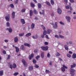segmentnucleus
I'll return each instance as SVG.
<instances>
[{"instance_id":"nucleus-60","label":"nucleus","mask_w":76,"mask_h":76,"mask_svg":"<svg viewBox=\"0 0 76 76\" xmlns=\"http://www.w3.org/2000/svg\"><path fill=\"white\" fill-rule=\"evenodd\" d=\"M34 53H37V52H38V50L37 49H35L34 50Z\"/></svg>"},{"instance_id":"nucleus-1","label":"nucleus","mask_w":76,"mask_h":76,"mask_svg":"<svg viewBox=\"0 0 76 76\" xmlns=\"http://www.w3.org/2000/svg\"><path fill=\"white\" fill-rule=\"evenodd\" d=\"M70 71L71 72L70 73L72 76H73L75 75V70L72 68H70Z\"/></svg>"},{"instance_id":"nucleus-6","label":"nucleus","mask_w":76,"mask_h":76,"mask_svg":"<svg viewBox=\"0 0 76 76\" xmlns=\"http://www.w3.org/2000/svg\"><path fill=\"white\" fill-rule=\"evenodd\" d=\"M52 30L51 29H48L46 31V34H50L51 32H52Z\"/></svg>"},{"instance_id":"nucleus-8","label":"nucleus","mask_w":76,"mask_h":76,"mask_svg":"<svg viewBox=\"0 0 76 76\" xmlns=\"http://www.w3.org/2000/svg\"><path fill=\"white\" fill-rule=\"evenodd\" d=\"M55 25H54L53 26V27L55 28V29H56V28H57L58 26H57V22H56L55 23Z\"/></svg>"},{"instance_id":"nucleus-18","label":"nucleus","mask_w":76,"mask_h":76,"mask_svg":"<svg viewBox=\"0 0 76 76\" xmlns=\"http://www.w3.org/2000/svg\"><path fill=\"white\" fill-rule=\"evenodd\" d=\"M76 64H73V65L70 66V67L71 68H74V67H76Z\"/></svg>"},{"instance_id":"nucleus-7","label":"nucleus","mask_w":76,"mask_h":76,"mask_svg":"<svg viewBox=\"0 0 76 76\" xmlns=\"http://www.w3.org/2000/svg\"><path fill=\"white\" fill-rule=\"evenodd\" d=\"M6 30L7 31H9V32H10V33L12 32V28H7L6 29Z\"/></svg>"},{"instance_id":"nucleus-54","label":"nucleus","mask_w":76,"mask_h":76,"mask_svg":"<svg viewBox=\"0 0 76 76\" xmlns=\"http://www.w3.org/2000/svg\"><path fill=\"white\" fill-rule=\"evenodd\" d=\"M33 62L34 63V64H35V63H36V60H35L34 59H33Z\"/></svg>"},{"instance_id":"nucleus-11","label":"nucleus","mask_w":76,"mask_h":76,"mask_svg":"<svg viewBox=\"0 0 76 76\" xmlns=\"http://www.w3.org/2000/svg\"><path fill=\"white\" fill-rule=\"evenodd\" d=\"M72 58H74V59L76 58V53H73L72 56Z\"/></svg>"},{"instance_id":"nucleus-19","label":"nucleus","mask_w":76,"mask_h":76,"mask_svg":"<svg viewBox=\"0 0 76 76\" xmlns=\"http://www.w3.org/2000/svg\"><path fill=\"white\" fill-rule=\"evenodd\" d=\"M21 22L22 23V24H25V20L23 19H21Z\"/></svg>"},{"instance_id":"nucleus-59","label":"nucleus","mask_w":76,"mask_h":76,"mask_svg":"<svg viewBox=\"0 0 76 76\" xmlns=\"http://www.w3.org/2000/svg\"><path fill=\"white\" fill-rule=\"evenodd\" d=\"M54 13L52 12L51 14V16H54Z\"/></svg>"},{"instance_id":"nucleus-25","label":"nucleus","mask_w":76,"mask_h":76,"mask_svg":"<svg viewBox=\"0 0 76 76\" xmlns=\"http://www.w3.org/2000/svg\"><path fill=\"white\" fill-rule=\"evenodd\" d=\"M9 66H10V68L11 69H12L13 68V66H12V64L11 63H9Z\"/></svg>"},{"instance_id":"nucleus-36","label":"nucleus","mask_w":76,"mask_h":76,"mask_svg":"<svg viewBox=\"0 0 76 76\" xmlns=\"http://www.w3.org/2000/svg\"><path fill=\"white\" fill-rule=\"evenodd\" d=\"M41 27L42 28L43 30H45L46 29L45 27V26H44L43 25H41Z\"/></svg>"},{"instance_id":"nucleus-53","label":"nucleus","mask_w":76,"mask_h":76,"mask_svg":"<svg viewBox=\"0 0 76 76\" xmlns=\"http://www.w3.org/2000/svg\"><path fill=\"white\" fill-rule=\"evenodd\" d=\"M34 66L36 68H38L39 67V66L37 65V64H35Z\"/></svg>"},{"instance_id":"nucleus-21","label":"nucleus","mask_w":76,"mask_h":76,"mask_svg":"<svg viewBox=\"0 0 76 76\" xmlns=\"http://www.w3.org/2000/svg\"><path fill=\"white\" fill-rule=\"evenodd\" d=\"M24 45L25 46H27V47H30V45L28 43H25L24 44Z\"/></svg>"},{"instance_id":"nucleus-52","label":"nucleus","mask_w":76,"mask_h":76,"mask_svg":"<svg viewBox=\"0 0 76 76\" xmlns=\"http://www.w3.org/2000/svg\"><path fill=\"white\" fill-rule=\"evenodd\" d=\"M18 0H16V1L14 2V3L15 4H18Z\"/></svg>"},{"instance_id":"nucleus-57","label":"nucleus","mask_w":76,"mask_h":76,"mask_svg":"<svg viewBox=\"0 0 76 76\" xmlns=\"http://www.w3.org/2000/svg\"><path fill=\"white\" fill-rule=\"evenodd\" d=\"M46 73H50V71H49L48 70H46Z\"/></svg>"},{"instance_id":"nucleus-39","label":"nucleus","mask_w":76,"mask_h":76,"mask_svg":"<svg viewBox=\"0 0 76 76\" xmlns=\"http://www.w3.org/2000/svg\"><path fill=\"white\" fill-rule=\"evenodd\" d=\"M18 74H19L18 72H15L14 73L13 75L14 76H17V75H18Z\"/></svg>"},{"instance_id":"nucleus-37","label":"nucleus","mask_w":76,"mask_h":76,"mask_svg":"<svg viewBox=\"0 0 76 76\" xmlns=\"http://www.w3.org/2000/svg\"><path fill=\"white\" fill-rule=\"evenodd\" d=\"M56 56H60V54L59 53L57 52L56 53Z\"/></svg>"},{"instance_id":"nucleus-12","label":"nucleus","mask_w":76,"mask_h":76,"mask_svg":"<svg viewBox=\"0 0 76 76\" xmlns=\"http://www.w3.org/2000/svg\"><path fill=\"white\" fill-rule=\"evenodd\" d=\"M64 47L66 50H67V51L69 50V48H68V46L67 45H65L64 46Z\"/></svg>"},{"instance_id":"nucleus-22","label":"nucleus","mask_w":76,"mask_h":76,"mask_svg":"<svg viewBox=\"0 0 76 76\" xmlns=\"http://www.w3.org/2000/svg\"><path fill=\"white\" fill-rule=\"evenodd\" d=\"M15 48H16V52L17 53H18L19 51V49L18 47H15Z\"/></svg>"},{"instance_id":"nucleus-28","label":"nucleus","mask_w":76,"mask_h":76,"mask_svg":"<svg viewBox=\"0 0 76 76\" xmlns=\"http://www.w3.org/2000/svg\"><path fill=\"white\" fill-rule=\"evenodd\" d=\"M24 34H25V33H24L19 34V37H22V36H23V35H24Z\"/></svg>"},{"instance_id":"nucleus-9","label":"nucleus","mask_w":76,"mask_h":76,"mask_svg":"<svg viewBox=\"0 0 76 76\" xmlns=\"http://www.w3.org/2000/svg\"><path fill=\"white\" fill-rule=\"evenodd\" d=\"M42 12H39V13L40 15H45V13L44 10H42Z\"/></svg>"},{"instance_id":"nucleus-32","label":"nucleus","mask_w":76,"mask_h":76,"mask_svg":"<svg viewBox=\"0 0 76 76\" xmlns=\"http://www.w3.org/2000/svg\"><path fill=\"white\" fill-rule=\"evenodd\" d=\"M6 25L7 26V27H9V26H10V24L9 22H7V23Z\"/></svg>"},{"instance_id":"nucleus-43","label":"nucleus","mask_w":76,"mask_h":76,"mask_svg":"<svg viewBox=\"0 0 76 76\" xmlns=\"http://www.w3.org/2000/svg\"><path fill=\"white\" fill-rule=\"evenodd\" d=\"M10 57H11V56H10V55H8L7 58V60H9V59H10Z\"/></svg>"},{"instance_id":"nucleus-55","label":"nucleus","mask_w":76,"mask_h":76,"mask_svg":"<svg viewBox=\"0 0 76 76\" xmlns=\"http://www.w3.org/2000/svg\"><path fill=\"white\" fill-rule=\"evenodd\" d=\"M69 1L71 3H74L75 2L74 0H69Z\"/></svg>"},{"instance_id":"nucleus-63","label":"nucleus","mask_w":76,"mask_h":76,"mask_svg":"<svg viewBox=\"0 0 76 76\" xmlns=\"http://www.w3.org/2000/svg\"><path fill=\"white\" fill-rule=\"evenodd\" d=\"M44 35H44L43 34L41 36V37L42 38H44V37H45Z\"/></svg>"},{"instance_id":"nucleus-35","label":"nucleus","mask_w":76,"mask_h":76,"mask_svg":"<svg viewBox=\"0 0 76 76\" xmlns=\"http://www.w3.org/2000/svg\"><path fill=\"white\" fill-rule=\"evenodd\" d=\"M46 34H47V31L46 30H44L43 31V34H44V35H46Z\"/></svg>"},{"instance_id":"nucleus-14","label":"nucleus","mask_w":76,"mask_h":76,"mask_svg":"<svg viewBox=\"0 0 76 76\" xmlns=\"http://www.w3.org/2000/svg\"><path fill=\"white\" fill-rule=\"evenodd\" d=\"M12 18H15V12H13L12 13Z\"/></svg>"},{"instance_id":"nucleus-10","label":"nucleus","mask_w":76,"mask_h":76,"mask_svg":"<svg viewBox=\"0 0 76 76\" xmlns=\"http://www.w3.org/2000/svg\"><path fill=\"white\" fill-rule=\"evenodd\" d=\"M58 12L59 14H61V10L60 8L58 9Z\"/></svg>"},{"instance_id":"nucleus-45","label":"nucleus","mask_w":76,"mask_h":76,"mask_svg":"<svg viewBox=\"0 0 76 76\" xmlns=\"http://www.w3.org/2000/svg\"><path fill=\"white\" fill-rule=\"evenodd\" d=\"M26 10V9H23L21 10V12H25Z\"/></svg>"},{"instance_id":"nucleus-42","label":"nucleus","mask_w":76,"mask_h":76,"mask_svg":"<svg viewBox=\"0 0 76 76\" xmlns=\"http://www.w3.org/2000/svg\"><path fill=\"white\" fill-rule=\"evenodd\" d=\"M34 13L35 14H37L38 13V12H37V10H34Z\"/></svg>"},{"instance_id":"nucleus-5","label":"nucleus","mask_w":76,"mask_h":76,"mask_svg":"<svg viewBox=\"0 0 76 76\" xmlns=\"http://www.w3.org/2000/svg\"><path fill=\"white\" fill-rule=\"evenodd\" d=\"M66 18L68 22H70V20L71 19L70 17L69 16H66Z\"/></svg>"},{"instance_id":"nucleus-33","label":"nucleus","mask_w":76,"mask_h":76,"mask_svg":"<svg viewBox=\"0 0 76 76\" xmlns=\"http://www.w3.org/2000/svg\"><path fill=\"white\" fill-rule=\"evenodd\" d=\"M50 2L52 5H54V1H53V0H51Z\"/></svg>"},{"instance_id":"nucleus-61","label":"nucleus","mask_w":76,"mask_h":76,"mask_svg":"<svg viewBox=\"0 0 76 76\" xmlns=\"http://www.w3.org/2000/svg\"><path fill=\"white\" fill-rule=\"evenodd\" d=\"M73 53V52L72 51H69V53L70 54H72Z\"/></svg>"},{"instance_id":"nucleus-30","label":"nucleus","mask_w":76,"mask_h":76,"mask_svg":"<svg viewBox=\"0 0 76 76\" xmlns=\"http://www.w3.org/2000/svg\"><path fill=\"white\" fill-rule=\"evenodd\" d=\"M66 56L68 57H69V58H70L71 57H72V56L70 54H69V53H67L66 54Z\"/></svg>"},{"instance_id":"nucleus-34","label":"nucleus","mask_w":76,"mask_h":76,"mask_svg":"<svg viewBox=\"0 0 76 76\" xmlns=\"http://www.w3.org/2000/svg\"><path fill=\"white\" fill-rule=\"evenodd\" d=\"M59 38L60 37L61 38V39H63V38H64V36H62V35L59 34Z\"/></svg>"},{"instance_id":"nucleus-2","label":"nucleus","mask_w":76,"mask_h":76,"mask_svg":"<svg viewBox=\"0 0 76 76\" xmlns=\"http://www.w3.org/2000/svg\"><path fill=\"white\" fill-rule=\"evenodd\" d=\"M41 48L43 51H47V50H48V46H42L41 47Z\"/></svg>"},{"instance_id":"nucleus-58","label":"nucleus","mask_w":76,"mask_h":76,"mask_svg":"<svg viewBox=\"0 0 76 76\" xmlns=\"http://www.w3.org/2000/svg\"><path fill=\"white\" fill-rule=\"evenodd\" d=\"M47 57H50V54L49 53H48L47 54Z\"/></svg>"},{"instance_id":"nucleus-47","label":"nucleus","mask_w":76,"mask_h":76,"mask_svg":"<svg viewBox=\"0 0 76 76\" xmlns=\"http://www.w3.org/2000/svg\"><path fill=\"white\" fill-rule=\"evenodd\" d=\"M70 7V6L69 5L66 6H65V7L66 9H69V7Z\"/></svg>"},{"instance_id":"nucleus-31","label":"nucleus","mask_w":76,"mask_h":76,"mask_svg":"<svg viewBox=\"0 0 76 76\" xmlns=\"http://www.w3.org/2000/svg\"><path fill=\"white\" fill-rule=\"evenodd\" d=\"M33 14V11L31 10L30 11V16H32Z\"/></svg>"},{"instance_id":"nucleus-62","label":"nucleus","mask_w":76,"mask_h":76,"mask_svg":"<svg viewBox=\"0 0 76 76\" xmlns=\"http://www.w3.org/2000/svg\"><path fill=\"white\" fill-rule=\"evenodd\" d=\"M64 2L66 3H68V1L67 0H64Z\"/></svg>"},{"instance_id":"nucleus-40","label":"nucleus","mask_w":76,"mask_h":76,"mask_svg":"<svg viewBox=\"0 0 76 76\" xmlns=\"http://www.w3.org/2000/svg\"><path fill=\"white\" fill-rule=\"evenodd\" d=\"M31 5L32 7H34V4L32 3H31Z\"/></svg>"},{"instance_id":"nucleus-41","label":"nucleus","mask_w":76,"mask_h":76,"mask_svg":"<svg viewBox=\"0 0 76 76\" xmlns=\"http://www.w3.org/2000/svg\"><path fill=\"white\" fill-rule=\"evenodd\" d=\"M10 6L11 8H13V7H14V5L13 4H10Z\"/></svg>"},{"instance_id":"nucleus-13","label":"nucleus","mask_w":76,"mask_h":76,"mask_svg":"<svg viewBox=\"0 0 76 76\" xmlns=\"http://www.w3.org/2000/svg\"><path fill=\"white\" fill-rule=\"evenodd\" d=\"M14 41L15 42H17L18 41V38L17 37L14 38Z\"/></svg>"},{"instance_id":"nucleus-23","label":"nucleus","mask_w":76,"mask_h":76,"mask_svg":"<svg viewBox=\"0 0 76 76\" xmlns=\"http://www.w3.org/2000/svg\"><path fill=\"white\" fill-rule=\"evenodd\" d=\"M30 35H31V33H29L26 34V37H28L29 36H30Z\"/></svg>"},{"instance_id":"nucleus-3","label":"nucleus","mask_w":76,"mask_h":76,"mask_svg":"<svg viewBox=\"0 0 76 76\" xmlns=\"http://www.w3.org/2000/svg\"><path fill=\"white\" fill-rule=\"evenodd\" d=\"M22 62L24 64V67H27V63H26L25 60L24 59H23L22 60Z\"/></svg>"},{"instance_id":"nucleus-29","label":"nucleus","mask_w":76,"mask_h":76,"mask_svg":"<svg viewBox=\"0 0 76 76\" xmlns=\"http://www.w3.org/2000/svg\"><path fill=\"white\" fill-rule=\"evenodd\" d=\"M3 74V70L0 71V76H2Z\"/></svg>"},{"instance_id":"nucleus-64","label":"nucleus","mask_w":76,"mask_h":76,"mask_svg":"<svg viewBox=\"0 0 76 76\" xmlns=\"http://www.w3.org/2000/svg\"><path fill=\"white\" fill-rule=\"evenodd\" d=\"M4 42H8L9 41H8V40L7 39H5L4 40Z\"/></svg>"},{"instance_id":"nucleus-51","label":"nucleus","mask_w":76,"mask_h":76,"mask_svg":"<svg viewBox=\"0 0 76 76\" xmlns=\"http://www.w3.org/2000/svg\"><path fill=\"white\" fill-rule=\"evenodd\" d=\"M60 23L61 25H64V23H63V22H62V21H60Z\"/></svg>"},{"instance_id":"nucleus-15","label":"nucleus","mask_w":76,"mask_h":76,"mask_svg":"<svg viewBox=\"0 0 76 76\" xmlns=\"http://www.w3.org/2000/svg\"><path fill=\"white\" fill-rule=\"evenodd\" d=\"M35 28V24L32 23L31 25V29H34Z\"/></svg>"},{"instance_id":"nucleus-26","label":"nucleus","mask_w":76,"mask_h":76,"mask_svg":"<svg viewBox=\"0 0 76 76\" xmlns=\"http://www.w3.org/2000/svg\"><path fill=\"white\" fill-rule=\"evenodd\" d=\"M34 39H36V38H38V35H36L35 36H33L32 37Z\"/></svg>"},{"instance_id":"nucleus-24","label":"nucleus","mask_w":76,"mask_h":76,"mask_svg":"<svg viewBox=\"0 0 76 76\" xmlns=\"http://www.w3.org/2000/svg\"><path fill=\"white\" fill-rule=\"evenodd\" d=\"M12 67L13 69H15L16 67V64L15 63H14L12 65Z\"/></svg>"},{"instance_id":"nucleus-16","label":"nucleus","mask_w":76,"mask_h":76,"mask_svg":"<svg viewBox=\"0 0 76 76\" xmlns=\"http://www.w3.org/2000/svg\"><path fill=\"white\" fill-rule=\"evenodd\" d=\"M33 57H34V54H33L32 53L31 54V56L30 55L29 56V59L30 60H31L32 59V58H33Z\"/></svg>"},{"instance_id":"nucleus-44","label":"nucleus","mask_w":76,"mask_h":76,"mask_svg":"<svg viewBox=\"0 0 76 76\" xmlns=\"http://www.w3.org/2000/svg\"><path fill=\"white\" fill-rule=\"evenodd\" d=\"M39 57H40V56L38 55L36 57V58L37 59V60H38V58H39Z\"/></svg>"},{"instance_id":"nucleus-27","label":"nucleus","mask_w":76,"mask_h":76,"mask_svg":"<svg viewBox=\"0 0 76 76\" xmlns=\"http://www.w3.org/2000/svg\"><path fill=\"white\" fill-rule=\"evenodd\" d=\"M20 48H21V50H25V47H24V45H21L20 47Z\"/></svg>"},{"instance_id":"nucleus-46","label":"nucleus","mask_w":76,"mask_h":76,"mask_svg":"<svg viewBox=\"0 0 76 76\" xmlns=\"http://www.w3.org/2000/svg\"><path fill=\"white\" fill-rule=\"evenodd\" d=\"M61 70L62 72H65V69H64V67H62L61 68Z\"/></svg>"},{"instance_id":"nucleus-50","label":"nucleus","mask_w":76,"mask_h":76,"mask_svg":"<svg viewBox=\"0 0 76 76\" xmlns=\"http://www.w3.org/2000/svg\"><path fill=\"white\" fill-rule=\"evenodd\" d=\"M63 67H64V68H65V69H67V67L65 66V65H63Z\"/></svg>"},{"instance_id":"nucleus-48","label":"nucleus","mask_w":76,"mask_h":76,"mask_svg":"<svg viewBox=\"0 0 76 76\" xmlns=\"http://www.w3.org/2000/svg\"><path fill=\"white\" fill-rule=\"evenodd\" d=\"M45 3H46V4H48V6H50V4L49 2L46 1L45 2Z\"/></svg>"},{"instance_id":"nucleus-49","label":"nucleus","mask_w":76,"mask_h":76,"mask_svg":"<svg viewBox=\"0 0 76 76\" xmlns=\"http://www.w3.org/2000/svg\"><path fill=\"white\" fill-rule=\"evenodd\" d=\"M55 38H60V37L57 35H55Z\"/></svg>"},{"instance_id":"nucleus-38","label":"nucleus","mask_w":76,"mask_h":76,"mask_svg":"<svg viewBox=\"0 0 76 76\" xmlns=\"http://www.w3.org/2000/svg\"><path fill=\"white\" fill-rule=\"evenodd\" d=\"M38 7L39 8H41V4L40 3H38Z\"/></svg>"},{"instance_id":"nucleus-20","label":"nucleus","mask_w":76,"mask_h":76,"mask_svg":"<svg viewBox=\"0 0 76 76\" xmlns=\"http://www.w3.org/2000/svg\"><path fill=\"white\" fill-rule=\"evenodd\" d=\"M41 57L42 58H43L44 57V52H43L41 53Z\"/></svg>"},{"instance_id":"nucleus-4","label":"nucleus","mask_w":76,"mask_h":76,"mask_svg":"<svg viewBox=\"0 0 76 76\" xmlns=\"http://www.w3.org/2000/svg\"><path fill=\"white\" fill-rule=\"evenodd\" d=\"M8 16L5 17V19L7 21H9V18H10V15L8 14L7 15Z\"/></svg>"},{"instance_id":"nucleus-56","label":"nucleus","mask_w":76,"mask_h":76,"mask_svg":"<svg viewBox=\"0 0 76 76\" xmlns=\"http://www.w3.org/2000/svg\"><path fill=\"white\" fill-rule=\"evenodd\" d=\"M3 53L4 54H6V52L5 50H3Z\"/></svg>"},{"instance_id":"nucleus-17","label":"nucleus","mask_w":76,"mask_h":76,"mask_svg":"<svg viewBox=\"0 0 76 76\" xmlns=\"http://www.w3.org/2000/svg\"><path fill=\"white\" fill-rule=\"evenodd\" d=\"M28 69L30 71H31L33 70V66H30L29 67Z\"/></svg>"}]
</instances>
